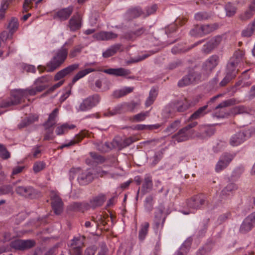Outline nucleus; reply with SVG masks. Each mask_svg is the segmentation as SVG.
Here are the masks:
<instances>
[{
    "instance_id": "obj_1",
    "label": "nucleus",
    "mask_w": 255,
    "mask_h": 255,
    "mask_svg": "<svg viewBox=\"0 0 255 255\" xmlns=\"http://www.w3.org/2000/svg\"><path fill=\"white\" fill-rule=\"evenodd\" d=\"M68 55V49L62 46L54 54L51 60L47 63L46 70L52 72L59 68L66 60Z\"/></svg>"
},
{
    "instance_id": "obj_2",
    "label": "nucleus",
    "mask_w": 255,
    "mask_h": 255,
    "mask_svg": "<svg viewBox=\"0 0 255 255\" xmlns=\"http://www.w3.org/2000/svg\"><path fill=\"white\" fill-rule=\"evenodd\" d=\"M201 78V74L196 70L195 67L190 68L188 74L185 75L178 83L180 87L187 86L191 84H195L199 82Z\"/></svg>"
},
{
    "instance_id": "obj_3",
    "label": "nucleus",
    "mask_w": 255,
    "mask_h": 255,
    "mask_svg": "<svg viewBox=\"0 0 255 255\" xmlns=\"http://www.w3.org/2000/svg\"><path fill=\"white\" fill-rule=\"evenodd\" d=\"M207 198L202 194L193 196L186 200V204L189 209L193 210L201 209L202 207L207 203Z\"/></svg>"
},
{
    "instance_id": "obj_4",
    "label": "nucleus",
    "mask_w": 255,
    "mask_h": 255,
    "mask_svg": "<svg viewBox=\"0 0 255 255\" xmlns=\"http://www.w3.org/2000/svg\"><path fill=\"white\" fill-rule=\"evenodd\" d=\"M96 70L94 68H87L79 71L73 78L71 83H69L68 87L69 89L65 93L63 94L61 97L60 100L61 102H64L71 94V88L72 86L80 79L82 78L88 74L96 71Z\"/></svg>"
},
{
    "instance_id": "obj_5",
    "label": "nucleus",
    "mask_w": 255,
    "mask_h": 255,
    "mask_svg": "<svg viewBox=\"0 0 255 255\" xmlns=\"http://www.w3.org/2000/svg\"><path fill=\"white\" fill-rule=\"evenodd\" d=\"M35 242L33 240L15 239L9 243V247L16 251L28 250L35 246Z\"/></svg>"
},
{
    "instance_id": "obj_6",
    "label": "nucleus",
    "mask_w": 255,
    "mask_h": 255,
    "mask_svg": "<svg viewBox=\"0 0 255 255\" xmlns=\"http://www.w3.org/2000/svg\"><path fill=\"white\" fill-rule=\"evenodd\" d=\"M16 193L25 198L33 199L37 195V191L31 186H17L15 188Z\"/></svg>"
},
{
    "instance_id": "obj_7",
    "label": "nucleus",
    "mask_w": 255,
    "mask_h": 255,
    "mask_svg": "<svg viewBox=\"0 0 255 255\" xmlns=\"http://www.w3.org/2000/svg\"><path fill=\"white\" fill-rule=\"evenodd\" d=\"M100 97L98 94H94L85 99L79 107V111L82 112L91 109L96 106L100 102Z\"/></svg>"
},
{
    "instance_id": "obj_8",
    "label": "nucleus",
    "mask_w": 255,
    "mask_h": 255,
    "mask_svg": "<svg viewBox=\"0 0 255 255\" xmlns=\"http://www.w3.org/2000/svg\"><path fill=\"white\" fill-rule=\"evenodd\" d=\"M74 11V6L70 5L67 7L62 8L54 12L53 18L60 21L68 20Z\"/></svg>"
},
{
    "instance_id": "obj_9",
    "label": "nucleus",
    "mask_w": 255,
    "mask_h": 255,
    "mask_svg": "<svg viewBox=\"0 0 255 255\" xmlns=\"http://www.w3.org/2000/svg\"><path fill=\"white\" fill-rule=\"evenodd\" d=\"M24 91L22 90H19L11 95V99L9 100L3 101L1 104V108H7L12 105H16L19 104L23 97L25 96Z\"/></svg>"
},
{
    "instance_id": "obj_10",
    "label": "nucleus",
    "mask_w": 255,
    "mask_h": 255,
    "mask_svg": "<svg viewBox=\"0 0 255 255\" xmlns=\"http://www.w3.org/2000/svg\"><path fill=\"white\" fill-rule=\"evenodd\" d=\"M50 199L51 207L54 213L56 215H60L63 211V203L61 199L56 192L52 191L50 194Z\"/></svg>"
},
{
    "instance_id": "obj_11",
    "label": "nucleus",
    "mask_w": 255,
    "mask_h": 255,
    "mask_svg": "<svg viewBox=\"0 0 255 255\" xmlns=\"http://www.w3.org/2000/svg\"><path fill=\"white\" fill-rule=\"evenodd\" d=\"M216 131L214 126L208 125H202L199 126L198 130L196 132L197 137L204 139L213 135Z\"/></svg>"
},
{
    "instance_id": "obj_12",
    "label": "nucleus",
    "mask_w": 255,
    "mask_h": 255,
    "mask_svg": "<svg viewBox=\"0 0 255 255\" xmlns=\"http://www.w3.org/2000/svg\"><path fill=\"white\" fill-rule=\"evenodd\" d=\"M79 63H74L60 70L55 75L54 80L55 81L60 80L64 77L72 75L74 71L79 69Z\"/></svg>"
},
{
    "instance_id": "obj_13",
    "label": "nucleus",
    "mask_w": 255,
    "mask_h": 255,
    "mask_svg": "<svg viewBox=\"0 0 255 255\" xmlns=\"http://www.w3.org/2000/svg\"><path fill=\"white\" fill-rule=\"evenodd\" d=\"M235 155L229 153H224L220 157L217 162L215 170L217 172H220L226 168L234 158Z\"/></svg>"
},
{
    "instance_id": "obj_14",
    "label": "nucleus",
    "mask_w": 255,
    "mask_h": 255,
    "mask_svg": "<svg viewBox=\"0 0 255 255\" xmlns=\"http://www.w3.org/2000/svg\"><path fill=\"white\" fill-rule=\"evenodd\" d=\"M248 135H250L248 130L240 131L231 136L229 143L233 146H238L246 140V137Z\"/></svg>"
},
{
    "instance_id": "obj_15",
    "label": "nucleus",
    "mask_w": 255,
    "mask_h": 255,
    "mask_svg": "<svg viewBox=\"0 0 255 255\" xmlns=\"http://www.w3.org/2000/svg\"><path fill=\"white\" fill-rule=\"evenodd\" d=\"M82 17L79 12H75L68 21L67 26L72 31L80 29L82 26Z\"/></svg>"
},
{
    "instance_id": "obj_16",
    "label": "nucleus",
    "mask_w": 255,
    "mask_h": 255,
    "mask_svg": "<svg viewBox=\"0 0 255 255\" xmlns=\"http://www.w3.org/2000/svg\"><path fill=\"white\" fill-rule=\"evenodd\" d=\"M255 223V213L251 214L244 220L240 228V232L246 234L250 231Z\"/></svg>"
},
{
    "instance_id": "obj_17",
    "label": "nucleus",
    "mask_w": 255,
    "mask_h": 255,
    "mask_svg": "<svg viewBox=\"0 0 255 255\" xmlns=\"http://www.w3.org/2000/svg\"><path fill=\"white\" fill-rule=\"evenodd\" d=\"M222 40V37L221 36H216L211 38L202 48V51L208 54L214 48L217 47Z\"/></svg>"
},
{
    "instance_id": "obj_18",
    "label": "nucleus",
    "mask_w": 255,
    "mask_h": 255,
    "mask_svg": "<svg viewBox=\"0 0 255 255\" xmlns=\"http://www.w3.org/2000/svg\"><path fill=\"white\" fill-rule=\"evenodd\" d=\"M79 184L86 185L92 182L94 180V174L91 170H87L80 173L77 178Z\"/></svg>"
},
{
    "instance_id": "obj_19",
    "label": "nucleus",
    "mask_w": 255,
    "mask_h": 255,
    "mask_svg": "<svg viewBox=\"0 0 255 255\" xmlns=\"http://www.w3.org/2000/svg\"><path fill=\"white\" fill-rule=\"evenodd\" d=\"M148 33L149 29H147L144 26H139L134 30L127 33L126 37L129 39H133L143 35H147Z\"/></svg>"
},
{
    "instance_id": "obj_20",
    "label": "nucleus",
    "mask_w": 255,
    "mask_h": 255,
    "mask_svg": "<svg viewBox=\"0 0 255 255\" xmlns=\"http://www.w3.org/2000/svg\"><path fill=\"white\" fill-rule=\"evenodd\" d=\"M190 132L185 127L180 129L176 133L172 136V139L177 141L178 142L187 141L191 136Z\"/></svg>"
},
{
    "instance_id": "obj_21",
    "label": "nucleus",
    "mask_w": 255,
    "mask_h": 255,
    "mask_svg": "<svg viewBox=\"0 0 255 255\" xmlns=\"http://www.w3.org/2000/svg\"><path fill=\"white\" fill-rule=\"evenodd\" d=\"M219 62V56L216 55H212L205 62L203 65V68L207 72H211L217 66Z\"/></svg>"
},
{
    "instance_id": "obj_22",
    "label": "nucleus",
    "mask_w": 255,
    "mask_h": 255,
    "mask_svg": "<svg viewBox=\"0 0 255 255\" xmlns=\"http://www.w3.org/2000/svg\"><path fill=\"white\" fill-rule=\"evenodd\" d=\"M69 209L72 211L84 213L90 209V205L86 202H75L70 204Z\"/></svg>"
},
{
    "instance_id": "obj_23",
    "label": "nucleus",
    "mask_w": 255,
    "mask_h": 255,
    "mask_svg": "<svg viewBox=\"0 0 255 255\" xmlns=\"http://www.w3.org/2000/svg\"><path fill=\"white\" fill-rule=\"evenodd\" d=\"M94 37L99 40L107 41L117 38L118 34L112 31H102L96 33Z\"/></svg>"
},
{
    "instance_id": "obj_24",
    "label": "nucleus",
    "mask_w": 255,
    "mask_h": 255,
    "mask_svg": "<svg viewBox=\"0 0 255 255\" xmlns=\"http://www.w3.org/2000/svg\"><path fill=\"white\" fill-rule=\"evenodd\" d=\"M238 189V186L234 183H229L225 187L221 192L220 197L222 199H225L232 195L236 190Z\"/></svg>"
},
{
    "instance_id": "obj_25",
    "label": "nucleus",
    "mask_w": 255,
    "mask_h": 255,
    "mask_svg": "<svg viewBox=\"0 0 255 255\" xmlns=\"http://www.w3.org/2000/svg\"><path fill=\"white\" fill-rule=\"evenodd\" d=\"M104 72L106 73L117 76H126L131 74L130 70L123 68H110L105 70Z\"/></svg>"
},
{
    "instance_id": "obj_26",
    "label": "nucleus",
    "mask_w": 255,
    "mask_h": 255,
    "mask_svg": "<svg viewBox=\"0 0 255 255\" xmlns=\"http://www.w3.org/2000/svg\"><path fill=\"white\" fill-rule=\"evenodd\" d=\"M106 200V196L103 194H100L97 196L93 197L89 201L90 208L93 209L103 205Z\"/></svg>"
},
{
    "instance_id": "obj_27",
    "label": "nucleus",
    "mask_w": 255,
    "mask_h": 255,
    "mask_svg": "<svg viewBox=\"0 0 255 255\" xmlns=\"http://www.w3.org/2000/svg\"><path fill=\"white\" fill-rule=\"evenodd\" d=\"M208 107V105H206L199 108L190 116L188 119V122L197 120L203 117L207 114V109Z\"/></svg>"
},
{
    "instance_id": "obj_28",
    "label": "nucleus",
    "mask_w": 255,
    "mask_h": 255,
    "mask_svg": "<svg viewBox=\"0 0 255 255\" xmlns=\"http://www.w3.org/2000/svg\"><path fill=\"white\" fill-rule=\"evenodd\" d=\"M117 138L118 139V149L119 150L129 146L138 140L135 136H130L125 138L123 140L119 138Z\"/></svg>"
},
{
    "instance_id": "obj_29",
    "label": "nucleus",
    "mask_w": 255,
    "mask_h": 255,
    "mask_svg": "<svg viewBox=\"0 0 255 255\" xmlns=\"http://www.w3.org/2000/svg\"><path fill=\"white\" fill-rule=\"evenodd\" d=\"M153 184L151 176L146 175L141 187V192L145 194L149 192L152 189Z\"/></svg>"
},
{
    "instance_id": "obj_30",
    "label": "nucleus",
    "mask_w": 255,
    "mask_h": 255,
    "mask_svg": "<svg viewBox=\"0 0 255 255\" xmlns=\"http://www.w3.org/2000/svg\"><path fill=\"white\" fill-rule=\"evenodd\" d=\"M127 16L130 18H135L144 15V12L139 6H135L129 8L127 12Z\"/></svg>"
},
{
    "instance_id": "obj_31",
    "label": "nucleus",
    "mask_w": 255,
    "mask_h": 255,
    "mask_svg": "<svg viewBox=\"0 0 255 255\" xmlns=\"http://www.w3.org/2000/svg\"><path fill=\"white\" fill-rule=\"evenodd\" d=\"M88 134V131L86 130H82L79 134L76 135L74 139L71 140L69 143L63 144V147H68L75 144L81 141L84 137H86Z\"/></svg>"
},
{
    "instance_id": "obj_32",
    "label": "nucleus",
    "mask_w": 255,
    "mask_h": 255,
    "mask_svg": "<svg viewBox=\"0 0 255 255\" xmlns=\"http://www.w3.org/2000/svg\"><path fill=\"white\" fill-rule=\"evenodd\" d=\"M114 148H118V139L117 138H115L111 142H105L99 147V149L104 152H108Z\"/></svg>"
},
{
    "instance_id": "obj_33",
    "label": "nucleus",
    "mask_w": 255,
    "mask_h": 255,
    "mask_svg": "<svg viewBox=\"0 0 255 255\" xmlns=\"http://www.w3.org/2000/svg\"><path fill=\"white\" fill-rule=\"evenodd\" d=\"M255 13V5H250L249 8L240 15L239 18L241 20L245 21L251 19Z\"/></svg>"
},
{
    "instance_id": "obj_34",
    "label": "nucleus",
    "mask_w": 255,
    "mask_h": 255,
    "mask_svg": "<svg viewBox=\"0 0 255 255\" xmlns=\"http://www.w3.org/2000/svg\"><path fill=\"white\" fill-rule=\"evenodd\" d=\"M149 228V224L147 222H144L140 226L138 238L140 242H143L145 239L148 232Z\"/></svg>"
},
{
    "instance_id": "obj_35",
    "label": "nucleus",
    "mask_w": 255,
    "mask_h": 255,
    "mask_svg": "<svg viewBox=\"0 0 255 255\" xmlns=\"http://www.w3.org/2000/svg\"><path fill=\"white\" fill-rule=\"evenodd\" d=\"M45 89L46 86L44 85H36V86L35 88H27L24 90H22V91L25 92V96L27 95L34 96L36 95L38 93H40L43 91Z\"/></svg>"
},
{
    "instance_id": "obj_36",
    "label": "nucleus",
    "mask_w": 255,
    "mask_h": 255,
    "mask_svg": "<svg viewBox=\"0 0 255 255\" xmlns=\"http://www.w3.org/2000/svg\"><path fill=\"white\" fill-rule=\"evenodd\" d=\"M244 55L245 52L239 49L234 52L233 56L230 58L229 61L233 62L236 65H238L239 63L243 61Z\"/></svg>"
},
{
    "instance_id": "obj_37",
    "label": "nucleus",
    "mask_w": 255,
    "mask_h": 255,
    "mask_svg": "<svg viewBox=\"0 0 255 255\" xmlns=\"http://www.w3.org/2000/svg\"><path fill=\"white\" fill-rule=\"evenodd\" d=\"M85 240V237L84 236H79L77 237H74V239L71 240V243L68 245V247L71 248H83L84 246Z\"/></svg>"
},
{
    "instance_id": "obj_38",
    "label": "nucleus",
    "mask_w": 255,
    "mask_h": 255,
    "mask_svg": "<svg viewBox=\"0 0 255 255\" xmlns=\"http://www.w3.org/2000/svg\"><path fill=\"white\" fill-rule=\"evenodd\" d=\"M237 65L230 61L227 64L226 75L231 77L232 79L235 78L238 73V70H237Z\"/></svg>"
},
{
    "instance_id": "obj_39",
    "label": "nucleus",
    "mask_w": 255,
    "mask_h": 255,
    "mask_svg": "<svg viewBox=\"0 0 255 255\" xmlns=\"http://www.w3.org/2000/svg\"><path fill=\"white\" fill-rule=\"evenodd\" d=\"M43 126L44 127L45 133L44 135V140H53L55 138L53 134L54 127L50 125H46V124H43Z\"/></svg>"
},
{
    "instance_id": "obj_40",
    "label": "nucleus",
    "mask_w": 255,
    "mask_h": 255,
    "mask_svg": "<svg viewBox=\"0 0 255 255\" xmlns=\"http://www.w3.org/2000/svg\"><path fill=\"white\" fill-rule=\"evenodd\" d=\"M163 213V210L161 209H159V212L158 213H156L155 215V217L156 218V220L154 221V226L156 229H158L160 227H161V228L163 227L164 223L166 217H164L162 218L161 220V216Z\"/></svg>"
},
{
    "instance_id": "obj_41",
    "label": "nucleus",
    "mask_w": 255,
    "mask_h": 255,
    "mask_svg": "<svg viewBox=\"0 0 255 255\" xmlns=\"http://www.w3.org/2000/svg\"><path fill=\"white\" fill-rule=\"evenodd\" d=\"M76 127L74 125H69L67 123L57 127L55 132L57 135H61L66 133L68 130L73 129Z\"/></svg>"
},
{
    "instance_id": "obj_42",
    "label": "nucleus",
    "mask_w": 255,
    "mask_h": 255,
    "mask_svg": "<svg viewBox=\"0 0 255 255\" xmlns=\"http://www.w3.org/2000/svg\"><path fill=\"white\" fill-rule=\"evenodd\" d=\"M59 113L58 108H55L49 115L47 120L44 123L46 125H50L51 126H54L56 124V118L58 116Z\"/></svg>"
},
{
    "instance_id": "obj_43",
    "label": "nucleus",
    "mask_w": 255,
    "mask_h": 255,
    "mask_svg": "<svg viewBox=\"0 0 255 255\" xmlns=\"http://www.w3.org/2000/svg\"><path fill=\"white\" fill-rule=\"evenodd\" d=\"M191 245V241L187 240L181 246L177 253V255H187Z\"/></svg>"
},
{
    "instance_id": "obj_44",
    "label": "nucleus",
    "mask_w": 255,
    "mask_h": 255,
    "mask_svg": "<svg viewBox=\"0 0 255 255\" xmlns=\"http://www.w3.org/2000/svg\"><path fill=\"white\" fill-rule=\"evenodd\" d=\"M122 45L117 44L111 46L106 51L103 53V56L104 58H108L114 55L121 47Z\"/></svg>"
},
{
    "instance_id": "obj_45",
    "label": "nucleus",
    "mask_w": 255,
    "mask_h": 255,
    "mask_svg": "<svg viewBox=\"0 0 255 255\" xmlns=\"http://www.w3.org/2000/svg\"><path fill=\"white\" fill-rule=\"evenodd\" d=\"M180 121L176 120L171 123L164 130L163 132L168 135L174 132L179 127Z\"/></svg>"
},
{
    "instance_id": "obj_46",
    "label": "nucleus",
    "mask_w": 255,
    "mask_h": 255,
    "mask_svg": "<svg viewBox=\"0 0 255 255\" xmlns=\"http://www.w3.org/2000/svg\"><path fill=\"white\" fill-rule=\"evenodd\" d=\"M203 36L208 34L218 28L217 23L201 25Z\"/></svg>"
},
{
    "instance_id": "obj_47",
    "label": "nucleus",
    "mask_w": 255,
    "mask_h": 255,
    "mask_svg": "<svg viewBox=\"0 0 255 255\" xmlns=\"http://www.w3.org/2000/svg\"><path fill=\"white\" fill-rule=\"evenodd\" d=\"M255 32V28L250 23L248 26L244 29L241 32V36L243 37H250Z\"/></svg>"
},
{
    "instance_id": "obj_48",
    "label": "nucleus",
    "mask_w": 255,
    "mask_h": 255,
    "mask_svg": "<svg viewBox=\"0 0 255 255\" xmlns=\"http://www.w3.org/2000/svg\"><path fill=\"white\" fill-rule=\"evenodd\" d=\"M37 120V118H35L34 116H29L22 120L21 122L18 125V127L19 128L26 127Z\"/></svg>"
},
{
    "instance_id": "obj_49",
    "label": "nucleus",
    "mask_w": 255,
    "mask_h": 255,
    "mask_svg": "<svg viewBox=\"0 0 255 255\" xmlns=\"http://www.w3.org/2000/svg\"><path fill=\"white\" fill-rule=\"evenodd\" d=\"M211 14L206 11H200L194 15V19L197 21L205 20L211 17Z\"/></svg>"
},
{
    "instance_id": "obj_50",
    "label": "nucleus",
    "mask_w": 255,
    "mask_h": 255,
    "mask_svg": "<svg viewBox=\"0 0 255 255\" xmlns=\"http://www.w3.org/2000/svg\"><path fill=\"white\" fill-rule=\"evenodd\" d=\"M195 103H189L186 99H184V102L177 107V111L178 112H184L188 110L190 107L193 106Z\"/></svg>"
},
{
    "instance_id": "obj_51",
    "label": "nucleus",
    "mask_w": 255,
    "mask_h": 255,
    "mask_svg": "<svg viewBox=\"0 0 255 255\" xmlns=\"http://www.w3.org/2000/svg\"><path fill=\"white\" fill-rule=\"evenodd\" d=\"M202 31V26L197 24L190 30V34L192 36L202 37L203 36Z\"/></svg>"
},
{
    "instance_id": "obj_52",
    "label": "nucleus",
    "mask_w": 255,
    "mask_h": 255,
    "mask_svg": "<svg viewBox=\"0 0 255 255\" xmlns=\"http://www.w3.org/2000/svg\"><path fill=\"white\" fill-rule=\"evenodd\" d=\"M14 193L13 187L11 185H3L0 186V195L11 194Z\"/></svg>"
},
{
    "instance_id": "obj_53",
    "label": "nucleus",
    "mask_w": 255,
    "mask_h": 255,
    "mask_svg": "<svg viewBox=\"0 0 255 255\" xmlns=\"http://www.w3.org/2000/svg\"><path fill=\"white\" fill-rule=\"evenodd\" d=\"M140 103V102H135L131 101L130 103H126L124 104L125 112L127 111L133 112L134 110L138 108Z\"/></svg>"
},
{
    "instance_id": "obj_54",
    "label": "nucleus",
    "mask_w": 255,
    "mask_h": 255,
    "mask_svg": "<svg viewBox=\"0 0 255 255\" xmlns=\"http://www.w3.org/2000/svg\"><path fill=\"white\" fill-rule=\"evenodd\" d=\"M149 116V112H141L139 114L133 116L130 119V120L132 122H141L144 121L145 118Z\"/></svg>"
},
{
    "instance_id": "obj_55",
    "label": "nucleus",
    "mask_w": 255,
    "mask_h": 255,
    "mask_svg": "<svg viewBox=\"0 0 255 255\" xmlns=\"http://www.w3.org/2000/svg\"><path fill=\"white\" fill-rule=\"evenodd\" d=\"M83 48L84 46L81 45H78L74 47L70 51L69 54V57L73 58L79 55Z\"/></svg>"
},
{
    "instance_id": "obj_56",
    "label": "nucleus",
    "mask_w": 255,
    "mask_h": 255,
    "mask_svg": "<svg viewBox=\"0 0 255 255\" xmlns=\"http://www.w3.org/2000/svg\"><path fill=\"white\" fill-rule=\"evenodd\" d=\"M19 24L17 18L12 17L9 22L8 28L9 32L11 33H13L18 28Z\"/></svg>"
},
{
    "instance_id": "obj_57",
    "label": "nucleus",
    "mask_w": 255,
    "mask_h": 255,
    "mask_svg": "<svg viewBox=\"0 0 255 255\" xmlns=\"http://www.w3.org/2000/svg\"><path fill=\"white\" fill-rule=\"evenodd\" d=\"M202 42V41H198L194 44H192L191 46L188 47L187 48H177L176 47H174L172 49V52L174 54H176L179 52H187L192 48L195 47V46H197L199 44H201Z\"/></svg>"
},
{
    "instance_id": "obj_58",
    "label": "nucleus",
    "mask_w": 255,
    "mask_h": 255,
    "mask_svg": "<svg viewBox=\"0 0 255 255\" xmlns=\"http://www.w3.org/2000/svg\"><path fill=\"white\" fill-rule=\"evenodd\" d=\"M52 77L50 75H45L41 76L37 79L34 82V84L36 85H44L51 80Z\"/></svg>"
},
{
    "instance_id": "obj_59",
    "label": "nucleus",
    "mask_w": 255,
    "mask_h": 255,
    "mask_svg": "<svg viewBox=\"0 0 255 255\" xmlns=\"http://www.w3.org/2000/svg\"><path fill=\"white\" fill-rule=\"evenodd\" d=\"M153 196L152 195L147 196L144 201V206L148 211H151L153 209Z\"/></svg>"
},
{
    "instance_id": "obj_60",
    "label": "nucleus",
    "mask_w": 255,
    "mask_h": 255,
    "mask_svg": "<svg viewBox=\"0 0 255 255\" xmlns=\"http://www.w3.org/2000/svg\"><path fill=\"white\" fill-rule=\"evenodd\" d=\"M226 14L228 16L231 17L233 16L236 12V8L233 4L229 2L225 6Z\"/></svg>"
},
{
    "instance_id": "obj_61",
    "label": "nucleus",
    "mask_w": 255,
    "mask_h": 255,
    "mask_svg": "<svg viewBox=\"0 0 255 255\" xmlns=\"http://www.w3.org/2000/svg\"><path fill=\"white\" fill-rule=\"evenodd\" d=\"M90 154L94 161L98 164L103 163L105 160V158L103 156L96 152H90Z\"/></svg>"
},
{
    "instance_id": "obj_62",
    "label": "nucleus",
    "mask_w": 255,
    "mask_h": 255,
    "mask_svg": "<svg viewBox=\"0 0 255 255\" xmlns=\"http://www.w3.org/2000/svg\"><path fill=\"white\" fill-rule=\"evenodd\" d=\"M235 104H236V100L234 99H230L221 103L216 107V109L217 110L219 108H225Z\"/></svg>"
},
{
    "instance_id": "obj_63",
    "label": "nucleus",
    "mask_w": 255,
    "mask_h": 255,
    "mask_svg": "<svg viewBox=\"0 0 255 255\" xmlns=\"http://www.w3.org/2000/svg\"><path fill=\"white\" fill-rule=\"evenodd\" d=\"M0 157L3 159H7L10 157V153L5 147L1 144H0Z\"/></svg>"
},
{
    "instance_id": "obj_64",
    "label": "nucleus",
    "mask_w": 255,
    "mask_h": 255,
    "mask_svg": "<svg viewBox=\"0 0 255 255\" xmlns=\"http://www.w3.org/2000/svg\"><path fill=\"white\" fill-rule=\"evenodd\" d=\"M45 167V163L43 161L36 162L33 166V170L35 173H38Z\"/></svg>"
}]
</instances>
